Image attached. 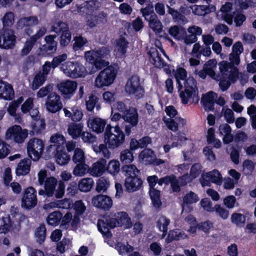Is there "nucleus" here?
Segmentation results:
<instances>
[{
    "instance_id": "f257e3e1",
    "label": "nucleus",
    "mask_w": 256,
    "mask_h": 256,
    "mask_svg": "<svg viewBox=\"0 0 256 256\" xmlns=\"http://www.w3.org/2000/svg\"><path fill=\"white\" fill-rule=\"evenodd\" d=\"M110 52L109 49L105 46L86 52L84 54L86 62V67L80 62L68 61L66 62L65 66L63 65V68L65 66L64 72L73 78L93 74L109 64L105 59L108 58Z\"/></svg>"
},
{
    "instance_id": "f03ea898",
    "label": "nucleus",
    "mask_w": 256,
    "mask_h": 256,
    "mask_svg": "<svg viewBox=\"0 0 256 256\" xmlns=\"http://www.w3.org/2000/svg\"><path fill=\"white\" fill-rule=\"evenodd\" d=\"M124 141L125 134L118 125L112 127L110 124H108L104 133V144L94 146L93 150L96 154L109 158L111 153L108 148H116L122 145Z\"/></svg>"
},
{
    "instance_id": "7ed1b4c3",
    "label": "nucleus",
    "mask_w": 256,
    "mask_h": 256,
    "mask_svg": "<svg viewBox=\"0 0 256 256\" xmlns=\"http://www.w3.org/2000/svg\"><path fill=\"white\" fill-rule=\"evenodd\" d=\"M198 88L196 80L192 76H190L184 82V90L179 94L182 103L188 104L192 98V102L198 103L199 100Z\"/></svg>"
},
{
    "instance_id": "20e7f679",
    "label": "nucleus",
    "mask_w": 256,
    "mask_h": 256,
    "mask_svg": "<svg viewBox=\"0 0 256 256\" xmlns=\"http://www.w3.org/2000/svg\"><path fill=\"white\" fill-rule=\"evenodd\" d=\"M118 74L117 69L113 66H107L101 70L96 78L94 86L98 88H102L112 84L115 80Z\"/></svg>"
},
{
    "instance_id": "39448f33",
    "label": "nucleus",
    "mask_w": 256,
    "mask_h": 256,
    "mask_svg": "<svg viewBox=\"0 0 256 256\" xmlns=\"http://www.w3.org/2000/svg\"><path fill=\"white\" fill-rule=\"evenodd\" d=\"M125 91L129 96H133L136 100L142 98L144 95V87L142 84L138 74H133L128 80L125 86Z\"/></svg>"
},
{
    "instance_id": "423d86ee",
    "label": "nucleus",
    "mask_w": 256,
    "mask_h": 256,
    "mask_svg": "<svg viewBox=\"0 0 256 256\" xmlns=\"http://www.w3.org/2000/svg\"><path fill=\"white\" fill-rule=\"evenodd\" d=\"M52 32L59 36V42L62 47L68 46L72 40V34L69 30L68 24L65 22L59 20L54 22L51 26Z\"/></svg>"
},
{
    "instance_id": "0eeeda50",
    "label": "nucleus",
    "mask_w": 256,
    "mask_h": 256,
    "mask_svg": "<svg viewBox=\"0 0 256 256\" xmlns=\"http://www.w3.org/2000/svg\"><path fill=\"white\" fill-rule=\"evenodd\" d=\"M44 146V144L42 140L38 138L30 139L26 147L28 156L34 161L38 160L43 152Z\"/></svg>"
},
{
    "instance_id": "6e6552de",
    "label": "nucleus",
    "mask_w": 256,
    "mask_h": 256,
    "mask_svg": "<svg viewBox=\"0 0 256 256\" xmlns=\"http://www.w3.org/2000/svg\"><path fill=\"white\" fill-rule=\"evenodd\" d=\"M28 136V130H22L20 126L16 124L8 128L6 134V137L7 138L13 139L18 144L24 142Z\"/></svg>"
},
{
    "instance_id": "1a4fd4ad",
    "label": "nucleus",
    "mask_w": 256,
    "mask_h": 256,
    "mask_svg": "<svg viewBox=\"0 0 256 256\" xmlns=\"http://www.w3.org/2000/svg\"><path fill=\"white\" fill-rule=\"evenodd\" d=\"M37 202L36 190L32 186L26 188L22 200V206L30 209L36 205Z\"/></svg>"
},
{
    "instance_id": "9d476101",
    "label": "nucleus",
    "mask_w": 256,
    "mask_h": 256,
    "mask_svg": "<svg viewBox=\"0 0 256 256\" xmlns=\"http://www.w3.org/2000/svg\"><path fill=\"white\" fill-rule=\"evenodd\" d=\"M202 178L201 184L202 186H210V182L220 185L222 182V174L217 170H214L212 171L202 174Z\"/></svg>"
},
{
    "instance_id": "9b49d317",
    "label": "nucleus",
    "mask_w": 256,
    "mask_h": 256,
    "mask_svg": "<svg viewBox=\"0 0 256 256\" xmlns=\"http://www.w3.org/2000/svg\"><path fill=\"white\" fill-rule=\"evenodd\" d=\"M47 110L52 113H56L62 108L60 98L56 93L51 92L48 94L46 102Z\"/></svg>"
},
{
    "instance_id": "f8f14e48",
    "label": "nucleus",
    "mask_w": 256,
    "mask_h": 256,
    "mask_svg": "<svg viewBox=\"0 0 256 256\" xmlns=\"http://www.w3.org/2000/svg\"><path fill=\"white\" fill-rule=\"evenodd\" d=\"M92 203L94 206L98 208L108 210L112 205V200L106 195L99 194L92 198Z\"/></svg>"
},
{
    "instance_id": "ddd939ff",
    "label": "nucleus",
    "mask_w": 256,
    "mask_h": 256,
    "mask_svg": "<svg viewBox=\"0 0 256 256\" xmlns=\"http://www.w3.org/2000/svg\"><path fill=\"white\" fill-rule=\"evenodd\" d=\"M76 88L77 83L69 80L62 82L58 86V89L62 94L66 98H70L74 95Z\"/></svg>"
},
{
    "instance_id": "4468645a",
    "label": "nucleus",
    "mask_w": 256,
    "mask_h": 256,
    "mask_svg": "<svg viewBox=\"0 0 256 256\" xmlns=\"http://www.w3.org/2000/svg\"><path fill=\"white\" fill-rule=\"evenodd\" d=\"M32 113L31 116L35 121L32 125V130L37 134H40L46 128L45 120L40 118V116L38 114L39 112L37 109H33Z\"/></svg>"
},
{
    "instance_id": "2eb2a0df",
    "label": "nucleus",
    "mask_w": 256,
    "mask_h": 256,
    "mask_svg": "<svg viewBox=\"0 0 256 256\" xmlns=\"http://www.w3.org/2000/svg\"><path fill=\"white\" fill-rule=\"evenodd\" d=\"M217 97V94L213 91H210L206 94H202L201 102L206 110L213 111L214 110L216 99Z\"/></svg>"
},
{
    "instance_id": "dca6fc26",
    "label": "nucleus",
    "mask_w": 256,
    "mask_h": 256,
    "mask_svg": "<svg viewBox=\"0 0 256 256\" xmlns=\"http://www.w3.org/2000/svg\"><path fill=\"white\" fill-rule=\"evenodd\" d=\"M138 110L134 107H129L122 115V118L124 121L130 124L132 126H137L138 122Z\"/></svg>"
},
{
    "instance_id": "f3484780",
    "label": "nucleus",
    "mask_w": 256,
    "mask_h": 256,
    "mask_svg": "<svg viewBox=\"0 0 256 256\" xmlns=\"http://www.w3.org/2000/svg\"><path fill=\"white\" fill-rule=\"evenodd\" d=\"M56 162L60 166H64L70 160V156L66 152L64 146H58L54 152Z\"/></svg>"
},
{
    "instance_id": "a211bd4d",
    "label": "nucleus",
    "mask_w": 256,
    "mask_h": 256,
    "mask_svg": "<svg viewBox=\"0 0 256 256\" xmlns=\"http://www.w3.org/2000/svg\"><path fill=\"white\" fill-rule=\"evenodd\" d=\"M142 184V181L139 177L129 176L126 178L124 180L126 190L129 192L140 190Z\"/></svg>"
},
{
    "instance_id": "6ab92c4d",
    "label": "nucleus",
    "mask_w": 256,
    "mask_h": 256,
    "mask_svg": "<svg viewBox=\"0 0 256 256\" xmlns=\"http://www.w3.org/2000/svg\"><path fill=\"white\" fill-rule=\"evenodd\" d=\"M2 48L9 49L14 47L16 42V37L12 30H3Z\"/></svg>"
},
{
    "instance_id": "aec40b11",
    "label": "nucleus",
    "mask_w": 256,
    "mask_h": 256,
    "mask_svg": "<svg viewBox=\"0 0 256 256\" xmlns=\"http://www.w3.org/2000/svg\"><path fill=\"white\" fill-rule=\"evenodd\" d=\"M106 160L100 158L96 162L93 164L92 168L90 169V174L94 176H100L106 171Z\"/></svg>"
},
{
    "instance_id": "412c9836",
    "label": "nucleus",
    "mask_w": 256,
    "mask_h": 256,
    "mask_svg": "<svg viewBox=\"0 0 256 256\" xmlns=\"http://www.w3.org/2000/svg\"><path fill=\"white\" fill-rule=\"evenodd\" d=\"M14 97L12 86L6 82L0 80V98L5 100H12Z\"/></svg>"
},
{
    "instance_id": "4be33fe9",
    "label": "nucleus",
    "mask_w": 256,
    "mask_h": 256,
    "mask_svg": "<svg viewBox=\"0 0 256 256\" xmlns=\"http://www.w3.org/2000/svg\"><path fill=\"white\" fill-rule=\"evenodd\" d=\"M31 160L28 158H24L18 164L16 168V174L18 176H26L30 170Z\"/></svg>"
},
{
    "instance_id": "5701e85b",
    "label": "nucleus",
    "mask_w": 256,
    "mask_h": 256,
    "mask_svg": "<svg viewBox=\"0 0 256 256\" xmlns=\"http://www.w3.org/2000/svg\"><path fill=\"white\" fill-rule=\"evenodd\" d=\"M188 238V235L182 230L176 228L169 231L166 241L170 243L174 240H184Z\"/></svg>"
},
{
    "instance_id": "b1692460",
    "label": "nucleus",
    "mask_w": 256,
    "mask_h": 256,
    "mask_svg": "<svg viewBox=\"0 0 256 256\" xmlns=\"http://www.w3.org/2000/svg\"><path fill=\"white\" fill-rule=\"evenodd\" d=\"M116 219L118 221V226H124L126 228H132V224L131 218L128 214L124 212H120L117 213Z\"/></svg>"
},
{
    "instance_id": "393cba45",
    "label": "nucleus",
    "mask_w": 256,
    "mask_h": 256,
    "mask_svg": "<svg viewBox=\"0 0 256 256\" xmlns=\"http://www.w3.org/2000/svg\"><path fill=\"white\" fill-rule=\"evenodd\" d=\"M129 42L126 38L120 35L116 41L118 52L121 56H125Z\"/></svg>"
},
{
    "instance_id": "a878e982",
    "label": "nucleus",
    "mask_w": 256,
    "mask_h": 256,
    "mask_svg": "<svg viewBox=\"0 0 256 256\" xmlns=\"http://www.w3.org/2000/svg\"><path fill=\"white\" fill-rule=\"evenodd\" d=\"M150 28L156 33H160L162 30V25L156 14H152L148 20Z\"/></svg>"
},
{
    "instance_id": "bb28decb",
    "label": "nucleus",
    "mask_w": 256,
    "mask_h": 256,
    "mask_svg": "<svg viewBox=\"0 0 256 256\" xmlns=\"http://www.w3.org/2000/svg\"><path fill=\"white\" fill-rule=\"evenodd\" d=\"M121 172L126 178L129 176L138 177V174L140 173V170L134 164H125L122 166Z\"/></svg>"
},
{
    "instance_id": "cd10ccee",
    "label": "nucleus",
    "mask_w": 256,
    "mask_h": 256,
    "mask_svg": "<svg viewBox=\"0 0 256 256\" xmlns=\"http://www.w3.org/2000/svg\"><path fill=\"white\" fill-rule=\"evenodd\" d=\"M170 224V220L166 216L162 215L156 221V227L159 231L162 232V236L166 235L168 230V226Z\"/></svg>"
},
{
    "instance_id": "c85d7f7f",
    "label": "nucleus",
    "mask_w": 256,
    "mask_h": 256,
    "mask_svg": "<svg viewBox=\"0 0 256 256\" xmlns=\"http://www.w3.org/2000/svg\"><path fill=\"white\" fill-rule=\"evenodd\" d=\"M150 56L152 58L154 64L155 66L158 68H162L166 66V62L162 58L158 50L156 48L150 50L148 52Z\"/></svg>"
},
{
    "instance_id": "c756f323",
    "label": "nucleus",
    "mask_w": 256,
    "mask_h": 256,
    "mask_svg": "<svg viewBox=\"0 0 256 256\" xmlns=\"http://www.w3.org/2000/svg\"><path fill=\"white\" fill-rule=\"evenodd\" d=\"M149 194L153 206L156 208H160L162 205L160 200V191L156 189L149 190Z\"/></svg>"
},
{
    "instance_id": "7c9ffc66",
    "label": "nucleus",
    "mask_w": 256,
    "mask_h": 256,
    "mask_svg": "<svg viewBox=\"0 0 256 256\" xmlns=\"http://www.w3.org/2000/svg\"><path fill=\"white\" fill-rule=\"evenodd\" d=\"M38 22V18L36 16L24 17L20 18L17 23V28L18 29H22L24 26H32L36 25Z\"/></svg>"
},
{
    "instance_id": "2f4dec72",
    "label": "nucleus",
    "mask_w": 256,
    "mask_h": 256,
    "mask_svg": "<svg viewBox=\"0 0 256 256\" xmlns=\"http://www.w3.org/2000/svg\"><path fill=\"white\" fill-rule=\"evenodd\" d=\"M86 4L84 6L82 5H78L77 6L76 12L78 13H80L81 14H88V12L94 11L96 10V8L93 6L92 4L95 5L98 1H84Z\"/></svg>"
},
{
    "instance_id": "473e14b6",
    "label": "nucleus",
    "mask_w": 256,
    "mask_h": 256,
    "mask_svg": "<svg viewBox=\"0 0 256 256\" xmlns=\"http://www.w3.org/2000/svg\"><path fill=\"white\" fill-rule=\"evenodd\" d=\"M57 183V179L53 176H50L46 178V181L44 184V188L46 190V192L49 195L52 196H54Z\"/></svg>"
},
{
    "instance_id": "72a5a7b5",
    "label": "nucleus",
    "mask_w": 256,
    "mask_h": 256,
    "mask_svg": "<svg viewBox=\"0 0 256 256\" xmlns=\"http://www.w3.org/2000/svg\"><path fill=\"white\" fill-rule=\"evenodd\" d=\"M97 226L98 231L104 236L107 238L112 236V234L108 230V222L106 218L104 220L99 219L98 220Z\"/></svg>"
},
{
    "instance_id": "f704fd0d",
    "label": "nucleus",
    "mask_w": 256,
    "mask_h": 256,
    "mask_svg": "<svg viewBox=\"0 0 256 256\" xmlns=\"http://www.w3.org/2000/svg\"><path fill=\"white\" fill-rule=\"evenodd\" d=\"M62 218V214L58 211H55L50 214L47 218V222L52 226H58Z\"/></svg>"
},
{
    "instance_id": "c9c22d12",
    "label": "nucleus",
    "mask_w": 256,
    "mask_h": 256,
    "mask_svg": "<svg viewBox=\"0 0 256 256\" xmlns=\"http://www.w3.org/2000/svg\"><path fill=\"white\" fill-rule=\"evenodd\" d=\"M14 14L12 12H8L4 14L2 18L3 30H11L10 28L14 24Z\"/></svg>"
},
{
    "instance_id": "e433bc0d",
    "label": "nucleus",
    "mask_w": 256,
    "mask_h": 256,
    "mask_svg": "<svg viewBox=\"0 0 256 256\" xmlns=\"http://www.w3.org/2000/svg\"><path fill=\"white\" fill-rule=\"evenodd\" d=\"M94 184L92 178H84L81 180L78 183L79 190L80 192H87L90 190Z\"/></svg>"
},
{
    "instance_id": "4c0bfd02",
    "label": "nucleus",
    "mask_w": 256,
    "mask_h": 256,
    "mask_svg": "<svg viewBox=\"0 0 256 256\" xmlns=\"http://www.w3.org/2000/svg\"><path fill=\"white\" fill-rule=\"evenodd\" d=\"M83 126L80 124H74L68 128V132L74 139L79 137L82 133Z\"/></svg>"
},
{
    "instance_id": "58836bf2",
    "label": "nucleus",
    "mask_w": 256,
    "mask_h": 256,
    "mask_svg": "<svg viewBox=\"0 0 256 256\" xmlns=\"http://www.w3.org/2000/svg\"><path fill=\"white\" fill-rule=\"evenodd\" d=\"M120 170V164L117 160H112L106 165V171L114 176L117 174Z\"/></svg>"
},
{
    "instance_id": "ea45409f",
    "label": "nucleus",
    "mask_w": 256,
    "mask_h": 256,
    "mask_svg": "<svg viewBox=\"0 0 256 256\" xmlns=\"http://www.w3.org/2000/svg\"><path fill=\"white\" fill-rule=\"evenodd\" d=\"M2 221V224L0 226V234H6L10 230L13 223L8 214L6 216H3Z\"/></svg>"
},
{
    "instance_id": "a19ab883",
    "label": "nucleus",
    "mask_w": 256,
    "mask_h": 256,
    "mask_svg": "<svg viewBox=\"0 0 256 256\" xmlns=\"http://www.w3.org/2000/svg\"><path fill=\"white\" fill-rule=\"evenodd\" d=\"M57 45L58 44H56L46 43L40 48V52L42 55L44 56L52 55L56 52L57 49Z\"/></svg>"
},
{
    "instance_id": "79ce46f5",
    "label": "nucleus",
    "mask_w": 256,
    "mask_h": 256,
    "mask_svg": "<svg viewBox=\"0 0 256 256\" xmlns=\"http://www.w3.org/2000/svg\"><path fill=\"white\" fill-rule=\"evenodd\" d=\"M106 124V122L102 119H94L90 123L91 128L97 134L101 133L104 131Z\"/></svg>"
},
{
    "instance_id": "37998d69",
    "label": "nucleus",
    "mask_w": 256,
    "mask_h": 256,
    "mask_svg": "<svg viewBox=\"0 0 256 256\" xmlns=\"http://www.w3.org/2000/svg\"><path fill=\"white\" fill-rule=\"evenodd\" d=\"M134 159L133 152L126 149L122 151L120 154V160L124 164H130Z\"/></svg>"
},
{
    "instance_id": "c03bdc74",
    "label": "nucleus",
    "mask_w": 256,
    "mask_h": 256,
    "mask_svg": "<svg viewBox=\"0 0 256 256\" xmlns=\"http://www.w3.org/2000/svg\"><path fill=\"white\" fill-rule=\"evenodd\" d=\"M46 230L44 224H41L36 229L35 236L36 238V241L40 244H42L46 240Z\"/></svg>"
},
{
    "instance_id": "a18cd8bd",
    "label": "nucleus",
    "mask_w": 256,
    "mask_h": 256,
    "mask_svg": "<svg viewBox=\"0 0 256 256\" xmlns=\"http://www.w3.org/2000/svg\"><path fill=\"white\" fill-rule=\"evenodd\" d=\"M72 160L76 164L86 162L85 154L82 150L76 148L74 150Z\"/></svg>"
},
{
    "instance_id": "49530a36",
    "label": "nucleus",
    "mask_w": 256,
    "mask_h": 256,
    "mask_svg": "<svg viewBox=\"0 0 256 256\" xmlns=\"http://www.w3.org/2000/svg\"><path fill=\"white\" fill-rule=\"evenodd\" d=\"M88 166L86 164V162L76 164L73 170V174L76 176H84L88 171Z\"/></svg>"
},
{
    "instance_id": "de8ad7c7",
    "label": "nucleus",
    "mask_w": 256,
    "mask_h": 256,
    "mask_svg": "<svg viewBox=\"0 0 256 256\" xmlns=\"http://www.w3.org/2000/svg\"><path fill=\"white\" fill-rule=\"evenodd\" d=\"M218 81H220L219 86L222 92L227 90L230 86L232 82L228 79V76H220L218 74L216 76Z\"/></svg>"
},
{
    "instance_id": "09e8293b",
    "label": "nucleus",
    "mask_w": 256,
    "mask_h": 256,
    "mask_svg": "<svg viewBox=\"0 0 256 256\" xmlns=\"http://www.w3.org/2000/svg\"><path fill=\"white\" fill-rule=\"evenodd\" d=\"M199 200L198 196L192 191L186 194L183 198V204H186L196 203Z\"/></svg>"
},
{
    "instance_id": "8fccbe9b",
    "label": "nucleus",
    "mask_w": 256,
    "mask_h": 256,
    "mask_svg": "<svg viewBox=\"0 0 256 256\" xmlns=\"http://www.w3.org/2000/svg\"><path fill=\"white\" fill-rule=\"evenodd\" d=\"M50 141L52 143L54 144L53 146L55 147V149L58 146L65 147L66 139L62 134H56L54 136H52Z\"/></svg>"
},
{
    "instance_id": "3c124183",
    "label": "nucleus",
    "mask_w": 256,
    "mask_h": 256,
    "mask_svg": "<svg viewBox=\"0 0 256 256\" xmlns=\"http://www.w3.org/2000/svg\"><path fill=\"white\" fill-rule=\"evenodd\" d=\"M231 222L237 226H243L246 222V216L242 214L234 212L232 214Z\"/></svg>"
},
{
    "instance_id": "603ef678",
    "label": "nucleus",
    "mask_w": 256,
    "mask_h": 256,
    "mask_svg": "<svg viewBox=\"0 0 256 256\" xmlns=\"http://www.w3.org/2000/svg\"><path fill=\"white\" fill-rule=\"evenodd\" d=\"M74 42L73 45V48L75 50L81 49L88 42L87 39L82 36L81 35L76 36L74 37Z\"/></svg>"
},
{
    "instance_id": "864d4df0",
    "label": "nucleus",
    "mask_w": 256,
    "mask_h": 256,
    "mask_svg": "<svg viewBox=\"0 0 256 256\" xmlns=\"http://www.w3.org/2000/svg\"><path fill=\"white\" fill-rule=\"evenodd\" d=\"M46 80V77L43 74H36L32 83V88L34 90L38 89Z\"/></svg>"
},
{
    "instance_id": "5fc2aeb1",
    "label": "nucleus",
    "mask_w": 256,
    "mask_h": 256,
    "mask_svg": "<svg viewBox=\"0 0 256 256\" xmlns=\"http://www.w3.org/2000/svg\"><path fill=\"white\" fill-rule=\"evenodd\" d=\"M218 64L220 71L221 74L220 76H228L229 69H232L234 66L232 63L226 61H222Z\"/></svg>"
},
{
    "instance_id": "6e6d98bb",
    "label": "nucleus",
    "mask_w": 256,
    "mask_h": 256,
    "mask_svg": "<svg viewBox=\"0 0 256 256\" xmlns=\"http://www.w3.org/2000/svg\"><path fill=\"white\" fill-rule=\"evenodd\" d=\"M34 106V99L32 98H28L21 106V110L23 114L30 112Z\"/></svg>"
},
{
    "instance_id": "4d7b16f0",
    "label": "nucleus",
    "mask_w": 256,
    "mask_h": 256,
    "mask_svg": "<svg viewBox=\"0 0 256 256\" xmlns=\"http://www.w3.org/2000/svg\"><path fill=\"white\" fill-rule=\"evenodd\" d=\"M173 72L176 81L178 80L184 81L186 79L187 72L184 68L180 67L176 71L173 70Z\"/></svg>"
},
{
    "instance_id": "13d9d810",
    "label": "nucleus",
    "mask_w": 256,
    "mask_h": 256,
    "mask_svg": "<svg viewBox=\"0 0 256 256\" xmlns=\"http://www.w3.org/2000/svg\"><path fill=\"white\" fill-rule=\"evenodd\" d=\"M72 116L71 120L74 122H80L83 116L82 110L78 106H74L72 108Z\"/></svg>"
},
{
    "instance_id": "bf43d9fd",
    "label": "nucleus",
    "mask_w": 256,
    "mask_h": 256,
    "mask_svg": "<svg viewBox=\"0 0 256 256\" xmlns=\"http://www.w3.org/2000/svg\"><path fill=\"white\" fill-rule=\"evenodd\" d=\"M10 145L0 140V159L6 158L10 153Z\"/></svg>"
},
{
    "instance_id": "052dcab7",
    "label": "nucleus",
    "mask_w": 256,
    "mask_h": 256,
    "mask_svg": "<svg viewBox=\"0 0 256 256\" xmlns=\"http://www.w3.org/2000/svg\"><path fill=\"white\" fill-rule=\"evenodd\" d=\"M243 172L246 175H250L254 168V166L251 160H246L242 164Z\"/></svg>"
},
{
    "instance_id": "680f3d73",
    "label": "nucleus",
    "mask_w": 256,
    "mask_h": 256,
    "mask_svg": "<svg viewBox=\"0 0 256 256\" xmlns=\"http://www.w3.org/2000/svg\"><path fill=\"white\" fill-rule=\"evenodd\" d=\"M238 76L239 70L236 66H233L228 73V79L230 81L232 84H234L237 81Z\"/></svg>"
},
{
    "instance_id": "e2e57ef3",
    "label": "nucleus",
    "mask_w": 256,
    "mask_h": 256,
    "mask_svg": "<svg viewBox=\"0 0 256 256\" xmlns=\"http://www.w3.org/2000/svg\"><path fill=\"white\" fill-rule=\"evenodd\" d=\"M217 61L216 59H211L207 61L204 65V68L206 70H210L212 72V74L216 78V73L214 70L216 68Z\"/></svg>"
},
{
    "instance_id": "0e129e2a",
    "label": "nucleus",
    "mask_w": 256,
    "mask_h": 256,
    "mask_svg": "<svg viewBox=\"0 0 256 256\" xmlns=\"http://www.w3.org/2000/svg\"><path fill=\"white\" fill-rule=\"evenodd\" d=\"M200 204L202 207L208 212H213L214 211V207H212V202L208 198H204L201 200Z\"/></svg>"
},
{
    "instance_id": "69168bd1",
    "label": "nucleus",
    "mask_w": 256,
    "mask_h": 256,
    "mask_svg": "<svg viewBox=\"0 0 256 256\" xmlns=\"http://www.w3.org/2000/svg\"><path fill=\"white\" fill-rule=\"evenodd\" d=\"M214 211L218 213L219 216L223 220H226L228 217V210L222 207L219 204H216L214 206Z\"/></svg>"
},
{
    "instance_id": "338daca9",
    "label": "nucleus",
    "mask_w": 256,
    "mask_h": 256,
    "mask_svg": "<svg viewBox=\"0 0 256 256\" xmlns=\"http://www.w3.org/2000/svg\"><path fill=\"white\" fill-rule=\"evenodd\" d=\"M73 207L76 213L78 215L82 214L86 209V206L81 200H76Z\"/></svg>"
},
{
    "instance_id": "774afa93",
    "label": "nucleus",
    "mask_w": 256,
    "mask_h": 256,
    "mask_svg": "<svg viewBox=\"0 0 256 256\" xmlns=\"http://www.w3.org/2000/svg\"><path fill=\"white\" fill-rule=\"evenodd\" d=\"M78 190H80L78 184L75 182H72L69 184L66 188V193L69 196H74Z\"/></svg>"
}]
</instances>
